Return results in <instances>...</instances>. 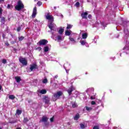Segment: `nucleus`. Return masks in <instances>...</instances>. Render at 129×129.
<instances>
[{
  "mask_svg": "<svg viewBox=\"0 0 129 129\" xmlns=\"http://www.w3.org/2000/svg\"><path fill=\"white\" fill-rule=\"evenodd\" d=\"M72 27H73V25H72L71 24H67V29L69 30L70 29L72 28Z\"/></svg>",
  "mask_w": 129,
  "mask_h": 129,
  "instance_id": "nucleus-20",
  "label": "nucleus"
},
{
  "mask_svg": "<svg viewBox=\"0 0 129 129\" xmlns=\"http://www.w3.org/2000/svg\"><path fill=\"white\" fill-rule=\"evenodd\" d=\"M69 40L70 41H71V42H73V43L74 44L75 43H76V41H75V40H74V38L72 37H70L69 38Z\"/></svg>",
  "mask_w": 129,
  "mask_h": 129,
  "instance_id": "nucleus-28",
  "label": "nucleus"
},
{
  "mask_svg": "<svg viewBox=\"0 0 129 129\" xmlns=\"http://www.w3.org/2000/svg\"><path fill=\"white\" fill-rule=\"evenodd\" d=\"M95 96H91L90 97V99H91L92 100H93L94 99H95Z\"/></svg>",
  "mask_w": 129,
  "mask_h": 129,
  "instance_id": "nucleus-42",
  "label": "nucleus"
},
{
  "mask_svg": "<svg viewBox=\"0 0 129 129\" xmlns=\"http://www.w3.org/2000/svg\"><path fill=\"white\" fill-rule=\"evenodd\" d=\"M46 20H48L49 22H54V17L52 15H50L49 13H47L46 16Z\"/></svg>",
  "mask_w": 129,
  "mask_h": 129,
  "instance_id": "nucleus-6",
  "label": "nucleus"
},
{
  "mask_svg": "<svg viewBox=\"0 0 129 129\" xmlns=\"http://www.w3.org/2000/svg\"><path fill=\"white\" fill-rule=\"evenodd\" d=\"M3 8L0 7V15H3Z\"/></svg>",
  "mask_w": 129,
  "mask_h": 129,
  "instance_id": "nucleus-43",
  "label": "nucleus"
},
{
  "mask_svg": "<svg viewBox=\"0 0 129 129\" xmlns=\"http://www.w3.org/2000/svg\"><path fill=\"white\" fill-rule=\"evenodd\" d=\"M91 104H92V105H94L96 104V102H95V101H92L91 102Z\"/></svg>",
  "mask_w": 129,
  "mask_h": 129,
  "instance_id": "nucleus-40",
  "label": "nucleus"
},
{
  "mask_svg": "<svg viewBox=\"0 0 129 129\" xmlns=\"http://www.w3.org/2000/svg\"><path fill=\"white\" fill-rule=\"evenodd\" d=\"M36 69H38V66H37L36 64H33L30 65V72H32L33 70H36Z\"/></svg>",
  "mask_w": 129,
  "mask_h": 129,
  "instance_id": "nucleus-7",
  "label": "nucleus"
},
{
  "mask_svg": "<svg viewBox=\"0 0 129 129\" xmlns=\"http://www.w3.org/2000/svg\"><path fill=\"white\" fill-rule=\"evenodd\" d=\"M117 127H113V129H117Z\"/></svg>",
  "mask_w": 129,
  "mask_h": 129,
  "instance_id": "nucleus-56",
  "label": "nucleus"
},
{
  "mask_svg": "<svg viewBox=\"0 0 129 129\" xmlns=\"http://www.w3.org/2000/svg\"><path fill=\"white\" fill-rule=\"evenodd\" d=\"M9 99H11V100H14L15 98H16V96L14 95H10L9 97Z\"/></svg>",
  "mask_w": 129,
  "mask_h": 129,
  "instance_id": "nucleus-15",
  "label": "nucleus"
},
{
  "mask_svg": "<svg viewBox=\"0 0 129 129\" xmlns=\"http://www.w3.org/2000/svg\"><path fill=\"white\" fill-rule=\"evenodd\" d=\"M76 5L78 7L80 5V3L79 2H77V3H76Z\"/></svg>",
  "mask_w": 129,
  "mask_h": 129,
  "instance_id": "nucleus-47",
  "label": "nucleus"
},
{
  "mask_svg": "<svg viewBox=\"0 0 129 129\" xmlns=\"http://www.w3.org/2000/svg\"><path fill=\"white\" fill-rule=\"evenodd\" d=\"M16 129H22V128H21V127H17Z\"/></svg>",
  "mask_w": 129,
  "mask_h": 129,
  "instance_id": "nucleus-55",
  "label": "nucleus"
},
{
  "mask_svg": "<svg viewBox=\"0 0 129 129\" xmlns=\"http://www.w3.org/2000/svg\"><path fill=\"white\" fill-rule=\"evenodd\" d=\"M29 121V118L28 117H24L23 119V122L24 123H27Z\"/></svg>",
  "mask_w": 129,
  "mask_h": 129,
  "instance_id": "nucleus-17",
  "label": "nucleus"
},
{
  "mask_svg": "<svg viewBox=\"0 0 129 129\" xmlns=\"http://www.w3.org/2000/svg\"><path fill=\"white\" fill-rule=\"evenodd\" d=\"M83 39H86L87 38V33H83L82 34Z\"/></svg>",
  "mask_w": 129,
  "mask_h": 129,
  "instance_id": "nucleus-26",
  "label": "nucleus"
},
{
  "mask_svg": "<svg viewBox=\"0 0 129 129\" xmlns=\"http://www.w3.org/2000/svg\"><path fill=\"white\" fill-rule=\"evenodd\" d=\"M25 37L24 36H21L18 37V40L20 41V42H21V41L23 40Z\"/></svg>",
  "mask_w": 129,
  "mask_h": 129,
  "instance_id": "nucleus-27",
  "label": "nucleus"
},
{
  "mask_svg": "<svg viewBox=\"0 0 129 129\" xmlns=\"http://www.w3.org/2000/svg\"><path fill=\"white\" fill-rule=\"evenodd\" d=\"M5 37H6V34H3V39H5Z\"/></svg>",
  "mask_w": 129,
  "mask_h": 129,
  "instance_id": "nucleus-49",
  "label": "nucleus"
},
{
  "mask_svg": "<svg viewBox=\"0 0 129 129\" xmlns=\"http://www.w3.org/2000/svg\"><path fill=\"white\" fill-rule=\"evenodd\" d=\"M48 82V80L46 78V79H44L43 81H42V83L43 84H46Z\"/></svg>",
  "mask_w": 129,
  "mask_h": 129,
  "instance_id": "nucleus-35",
  "label": "nucleus"
},
{
  "mask_svg": "<svg viewBox=\"0 0 129 129\" xmlns=\"http://www.w3.org/2000/svg\"><path fill=\"white\" fill-rule=\"evenodd\" d=\"M32 101H32V100H29L28 103H31V102H32Z\"/></svg>",
  "mask_w": 129,
  "mask_h": 129,
  "instance_id": "nucleus-52",
  "label": "nucleus"
},
{
  "mask_svg": "<svg viewBox=\"0 0 129 129\" xmlns=\"http://www.w3.org/2000/svg\"><path fill=\"white\" fill-rule=\"evenodd\" d=\"M88 15V13L87 12H84L81 14V16L82 19H87V16Z\"/></svg>",
  "mask_w": 129,
  "mask_h": 129,
  "instance_id": "nucleus-11",
  "label": "nucleus"
},
{
  "mask_svg": "<svg viewBox=\"0 0 129 129\" xmlns=\"http://www.w3.org/2000/svg\"><path fill=\"white\" fill-rule=\"evenodd\" d=\"M15 80H16L17 83H19V82H21L22 80V79H21V77L20 76L15 77Z\"/></svg>",
  "mask_w": 129,
  "mask_h": 129,
  "instance_id": "nucleus-14",
  "label": "nucleus"
},
{
  "mask_svg": "<svg viewBox=\"0 0 129 129\" xmlns=\"http://www.w3.org/2000/svg\"><path fill=\"white\" fill-rule=\"evenodd\" d=\"M44 100H45V102L47 104H48V103H49V102H50V98H49L48 97V96H45L44 97Z\"/></svg>",
  "mask_w": 129,
  "mask_h": 129,
  "instance_id": "nucleus-12",
  "label": "nucleus"
},
{
  "mask_svg": "<svg viewBox=\"0 0 129 129\" xmlns=\"http://www.w3.org/2000/svg\"><path fill=\"white\" fill-rule=\"evenodd\" d=\"M91 15H88V18H89V19H91Z\"/></svg>",
  "mask_w": 129,
  "mask_h": 129,
  "instance_id": "nucleus-51",
  "label": "nucleus"
},
{
  "mask_svg": "<svg viewBox=\"0 0 129 129\" xmlns=\"http://www.w3.org/2000/svg\"><path fill=\"white\" fill-rule=\"evenodd\" d=\"M65 35L66 36H70V35H71V32L68 30H67L65 31Z\"/></svg>",
  "mask_w": 129,
  "mask_h": 129,
  "instance_id": "nucleus-23",
  "label": "nucleus"
},
{
  "mask_svg": "<svg viewBox=\"0 0 129 129\" xmlns=\"http://www.w3.org/2000/svg\"><path fill=\"white\" fill-rule=\"evenodd\" d=\"M36 50H39V51H41V50H42V48L41 47H38L36 48Z\"/></svg>",
  "mask_w": 129,
  "mask_h": 129,
  "instance_id": "nucleus-45",
  "label": "nucleus"
},
{
  "mask_svg": "<svg viewBox=\"0 0 129 129\" xmlns=\"http://www.w3.org/2000/svg\"><path fill=\"white\" fill-rule=\"evenodd\" d=\"M86 109L87 111H91L92 110V107L86 106Z\"/></svg>",
  "mask_w": 129,
  "mask_h": 129,
  "instance_id": "nucleus-25",
  "label": "nucleus"
},
{
  "mask_svg": "<svg viewBox=\"0 0 129 129\" xmlns=\"http://www.w3.org/2000/svg\"><path fill=\"white\" fill-rule=\"evenodd\" d=\"M35 22H36V23H40V21L37 20V19H35Z\"/></svg>",
  "mask_w": 129,
  "mask_h": 129,
  "instance_id": "nucleus-48",
  "label": "nucleus"
},
{
  "mask_svg": "<svg viewBox=\"0 0 129 129\" xmlns=\"http://www.w3.org/2000/svg\"><path fill=\"white\" fill-rule=\"evenodd\" d=\"M22 111L21 110L17 109L16 110V114H17V115H20L22 114Z\"/></svg>",
  "mask_w": 129,
  "mask_h": 129,
  "instance_id": "nucleus-19",
  "label": "nucleus"
},
{
  "mask_svg": "<svg viewBox=\"0 0 129 129\" xmlns=\"http://www.w3.org/2000/svg\"><path fill=\"white\" fill-rule=\"evenodd\" d=\"M49 119L47 116H43L42 117V119L39 120V122H44V124L45 126L49 125V123L47 122Z\"/></svg>",
  "mask_w": 129,
  "mask_h": 129,
  "instance_id": "nucleus-3",
  "label": "nucleus"
},
{
  "mask_svg": "<svg viewBox=\"0 0 129 129\" xmlns=\"http://www.w3.org/2000/svg\"><path fill=\"white\" fill-rule=\"evenodd\" d=\"M37 1H38V0H34V2H37Z\"/></svg>",
  "mask_w": 129,
  "mask_h": 129,
  "instance_id": "nucleus-58",
  "label": "nucleus"
},
{
  "mask_svg": "<svg viewBox=\"0 0 129 129\" xmlns=\"http://www.w3.org/2000/svg\"><path fill=\"white\" fill-rule=\"evenodd\" d=\"M1 22L2 24H5V23H6V18L5 17H2Z\"/></svg>",
  "mask_w": 129,
  "mask_h": 129,
  "instance_id": "nucleus-22",
  "label": "nucleus"
},
{
  "mask_svg": "<svg viewBox=\"0 0 129 129\" xmlns=\"http://www.w3.org/2000/svg\"><path fill=\"white\" fill-rule=\"evenodd\" d=\"M40 93H41V94H46V93H47V91L45 89H42L40 90Z\"/></svg>",
  "mask_w": 129,
  "mask_h": 129,
  "instance_id": "nucleus-16",
  "label": "nucleus"
},
{
  "mask_svg": "<svg viewBox=\"0 0 129 129\" xmlns=\"http://www.w3.org/2000/svg\"><path fill=\"white\" fill-rule=\"evenodd\" d=\"M93 129H99V126H98V125H95L93 127Z\"/></svg>",
  "mask_w": 129,
  "mask_h": 129,
  "instance_id": "nucleus-38",
  "label": "nucleus"
},
{
  "mask_svg": "<svg viewBox=\"0 0 129 129\" xmlns=\"http://www.w3.org/2000/svg\"><path fill=\"white\" fill-rule=\"evenodd\" d=\"M68 124H70L69 123H68Z\"/></svg>",
  "mask_w": 129,
  "mask_h": 129,
  "instance_id": "nucleus-59",
  "label": "nucleus"
},
{
  "mask_svg": "<svg viewBox=\"0 0 129 129\" xmlns=\"http://www.w3.org/2000/svg\"><path fill=\"white\" fill-rule=\"evenodd\" d=\"M75 90V89L73 88V86H71L69 88L68 90H67V92L69 93V95H71L72 94V92Z\"/></svg>",
  "mask_w": 129,
  "mask_h": 129,
  "instance_id": "nucleus-8",
  "label": "nucleus"
},
{
  "mask_svg": "<svg viewBox=\"0 0 129 129\" xmlns=\"http://www.w3.org/2000/svg\"><path fill=\"white\" fill-rule=\"evenodd\" d=\"M44 49V52H48V51H49V46H45Z\"/></svg>",
  "mask_w": 129,
  "mask_h": 129,
  "instance_id": "nucleus-30",
  "label": "nucleus"
},
{
  "mask_svg": "<svg viewBox=\"0 0 129 129\" xmlns=\"http://www.w3.org/2000/svg\"><path fill=\"white\" fill-rule=\"evenodd\" d=\"M85 74H86V75H87V74H88V73L87 72V73H86Z\"/></svg>",
  "mask_w": 129,
  "mask_h": 129,
  "instance_id": "nucleus-57",
  "label": "nucleus"
},
{
  "mask_svg": "<svg viewBox=\"0 0 129 129\" xmlns=\"http://www.w3.org/2000/svg\"><path fill=\"white\" fill-rule=\"evenodd\" d=\"M42 5H43V3H42V2L38 1L37 2V5L38 6V7H41V6H42Z\"/></svg>",
  "mask_w": 129,
  "mask_h": 129,
  "instance_id": "nucleus-34",
  "label": "nucleus"
},
{
  "mask_svg": "<svg viewBox=\"0 0 129 129\" xmlns=\"http://www.w3.org/2000/svg\"><path fill=\"white\" fill-rule=\"evenodd\" d=\"M55 79H57L58 78V75H56L54 76Z\"/></svg>",
  "mask_w": 129,
  "mask_h": 129,
  "instance_id": "nucleus-50",
  "label": "nucleus"
},
{
  "mask_svg": "<svg viewBox=\"0 0 129 129\" xmlns=\"http://www.w3.org/2000/svg\"><path fill=\"white\" fill-rule=\"evenodd\" d=\"M58 33L60 35H62V34H63V33H64V29L60 28L59 30H58Z\"/></svg>",
  "mask_w": 129,
  "mask_h": 129,
  "instance_id": "nucleus-18",
  "label": "nucleus"
},
{
  "mask_svg": "<svg viewBox=\"0 0 129 129\" xmlns=\"http://www.w3.org/2000/svg\"><path fill=\"white\" fill-rule=\"evenodd\" d=\"M16 122H17V120H9V123H16Z\"/></svg>",
  "mask_w": 129,
  "mask_h": 129,
  "instance_id": "nucleus-31",
  "label": "nucleus"
},
{
  "mask_svg": "<svg viewBox=\"0 0 129 129\" xmlns=\"http://www.w3.org/2000/svg\"><path fill=\"white\" fill-rule=\"evenodd\" d=\"M13 8H14V6H13V5H11L10 4H8L7 5V9H13Z\"/></svg>",
  "mask_w": 129,
  "mask_h": 129,
  "instance_id": "nucleus-33",
  "label": "nucleus"
},
{
  "mask_svg": "<svg viewBox=\"0 0 129 129\" xmlns=\"http://www.w3.org/2000/svg\"><path fill=\"white\" fill-rule=\"evenodd\" d=\"M2 89H3V87L2 85H0V90H2Z\"/></svg>",
  "mask_w": 129,
  "mask_h": 129,
  "instance_id": "nucleus-53",
  "label": "nucleus"
},
{
  "mask_svg": "<svg viewBox=\"0 0 129 129\" xmlns=\"http://www.w3.org/2000/svg\"><path fill=\"white\" fill-rule=\"evenodd\" d=\"M50 122H54V116H53L52 117H51L50 118Z\"/></svg>",
  "mask_w": 129,
  "mask_h": 129,
  "instance_id": "nucleus-41",
  "label": "nucleus"
},
{
  "mask_svg": "<svg viewBox=\"0 0 129 129\" xmlns=\"http://www.w3.org/2000/svg\"><path fill=\"white\" fill-rule=\"evenodd\" d=\"M2 63H3V64H7V59H3L2 60Z\"/></svg>",
  "mask_w": 129,
  "mask_h": 129,
  "instance_id": "nucleus-37",
  "label": "nucleus"
},
{
  "mask_svg": "<svg viewBox=\"0 0 129 129\" xmlns=\"http://www.w3.org/2000/svg\"><path fill=\"white\" fill-rule=\"evenodd\" d=\"M47 40L41 39L37 43V45H38V46H45V45H47Z\"/></svg>",
  "mask_w": 129,
  "mask_h": 129,
  "instance_id": "nucleus-4",
  "label": "nucleus"
},
{
  "mask_svg": "<svg viewBox=\"0 0 129 129\" xmlns=\"http://www.w3.org/2000/svg\"><path fill=\"white\" fill-rule=\"evenodd\" d=\"M72 107H73V108H76V107H78V105H77L76 102H74L73 104H72Z\"/></svg>",
  "mask_w": 129,
  "mask_h": 129,
  "instance_id": "nucleus-21",
  "label": "nucleus"
},
{
  "mask_svg": "<svg viewBox=\"0 0 129 129\" xmlns=\"http://www.w3.org/2000/svg\"><path fill=\"white\" fill-rule=\"evenodd\" d=\"M21 28L20 26H19L17 29V32H20L21 31Z\"/></svg>",
  "mask_w": 129,
  "mask_h": 129,
  "instance_id": "nucleus-39",
  "label": "nucleus"
},
{
  "mask_svg": "<svg viewBox=\"0 0 129 129\" xmlns=\"http://www.w3.org/2000/svg\"><path fill=\"white\" fill-rule=\"evenodd\" d=\"M37 15V7H35L33 9V13L32 14V18H33V19L34 18H36V15Z\"/></svg>",
  "mask_w": 129,
  "mask_h": 129,
  "instance_id": "nucleus-9",
  "label": "nucleus"
},
{
  "mask_svg": "<svg viewBox=\"0 0 129 129\" xmlns=\"http://www.w3.org/2000/svg\"><path fill=\"white\" fill-rule=\"evenodd\" d=\"M80 118V114L79 113H77L74 117V120H78Z\"/></svg>",
  "mask_w": 129,
  "mask_h": 129,
  "instance_id": "nucleus-13",
  "label": "nucleus"
},
{
  "mask_svg": "<svg viewBox=\"0 0 129 129\" xmlns=\"http://www.w3.org/2000/svg\"><path fill=\"white\" fill-rule=\"evenodd\" d=\"M80 127L82 129H84L85 128V125L83 123H80Z\"/></svg>",
  "mask_w": 129,
  "mask_h": 129,
  "instance_id": "nucleus-29",
  "label": "nucleus"
},
{
  "mask_svg": "<svg viewBox=\"0 0 129 129\" xmlns=\"http://www.w3.org/2000/svg\"><path fill=\"white\" fill-rule=\"evenodd\" d=\"M80 43H81V45L82 46H84L86 44V40H82L80 41Z\"/></svg>",
  "mask_w": 129,
  "mask_h": 129,
  "instance_id": "nucleus-24",
  "label": "nucleus"
},
{
  "mask_svg": "<svg viewBox=\"0 0 129 129\" xmlns=\"http://www.w3.org/2000/svg\"><path fill=\"white\" fill-rule=\"evenodd\" d=\"M19 60L24 66H27V65H28V61L25 58L21 57L19 58Z\"/></svg>",
  "mask_w": 129,
  "mask_h": 129,
  "instance_id": "nucleus-5",
  "label": "nucleus"
},
{
  "mask_svg": "<svg viewBox=\"0 0 129 129\" xmlns=\"http://www.w3.org/2000/svg\"><path fill=\"white\" fill-rule=\"evenodd\" d=\"M123 50H125V51H128L129 50V47L128 46L125 45L123 48Z\"/></svg>",
  "mask_w": 129,
  "mask_h": 129,
  "instance_id": "nucleus-32",
  "label": "nucleus"
},
{
  "mask_svg": "<svg viewBox=\"0 0 129 129\" xmlns=\"http://www.w3.org/2000/svg\"><path fill=\"white\" fill-rule=\"evenodd\" d=\"M5 45H6V46H10V44L9 43V42H5Z\"/></svg>",
  "mask_w": 129,
  "mask_h": 129,
  "instance_id": "nucleus-44",
  "label": "nucleus"
},
{
  "mask_svg": "<svg viewBox=\"0 0 129 129\" xmlns=\"http://www.w3.org/2000/svg\"><path fill=\"white\" fill-rule=\"evenodd\" d=\"M63 94V92L59 91L55 93H54L52 96V100L53 101H56L57 99L60 98V96H62Z\"/></svg>",
  "mask_w": 129,
  "mask_h": 129,
  "instance_id": "nucleus-1",
  "label": "nucleus"
},
{
  "mask_svg": "<svg viewBox=\"0 0 129 129\" xmlns=\"http://www.w3.org/2000/svg\"><path fill=\"white\" fill-rule=\"evenodd\" d=\"M57 40L58 41H61L62 40V37L60 35L57 36Z\"/></svg>",
  "mask_w": 129,
  "mask_h": 129,
  "instance_id": "nucleus-36",
  "label": "nucleus"
},
{
  "mask_svg": "<svg viewBox=\"0 0 129 129\" xmlns=\"http://www.w3.org/2000/svg\"><path fill=\"white\" fill-rule=\"evenodd\" d=\"M24 8H25V6L21 1H19L17 3V5L15 6V9L18 11H21V10L24 9Z\"/></svg>",
  "mask_w": 129,
  "mask_h": 129,
  "instance_id": "nucleus-2",
  "label": "nucleus"
},
{
  "mask_svg": "<svg viewBox=\"0 0 129 129\" xmlns=\"http://www.w3.org/2000/svg\"><path fill=\"white\" fill-rule=\"evenodd\" d=\"M2 2H5V0H0V3H2Z\"/></svg>",
  "mask_w": 129,
  "mask_h": 129,
  "instance_id": "nucleus-54",
  "label": "nucleus"
},
{
  "mask_svg": "<svg viewBox=\"0 0 129 129\" xmlns=\"http://www.w3.org/2000/svg\"><path fill=\"white\" fill-rule=\"evenodd\" d=\"M53 21H51V22H49V23L48 24V25L49 29H50V30L51 31L54 30L53 29L54 28V24H53Z\"/></svg>",
  "mask_w": 129,
  "mask_h": 129,
  "instance_id": "nucleus-10",
  "label": "nucleus"
},
{
  "mask_svg": "<svg viewBox=\"0 0 129 129\" xmlns=\"http://www.w3.org/2000/svg\"><path fill=\"white\" fill-rule=\"evenodd\" d=\"M16 43V41H11V43L12 44V45H14V44H15Z\"/></svg>",
  "mask_w": 129,
  "mask_h": 129,
  "instance_id": "nucleus-46",
  "label": "nucleus"
}]
</instances>
